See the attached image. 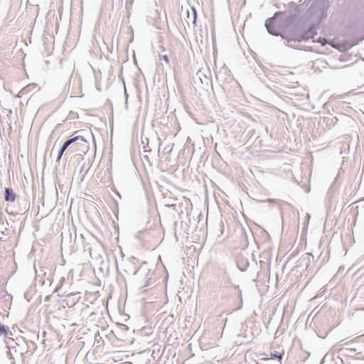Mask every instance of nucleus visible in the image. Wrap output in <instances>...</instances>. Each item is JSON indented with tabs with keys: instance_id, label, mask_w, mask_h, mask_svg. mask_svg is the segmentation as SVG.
Masks as SVG:
<instances>
[{
	"instance_id": "4",
	"label": "nucleus",
	"mask_w": 364,
	"mask_h": 364,
	"mask_svg": "<svg viewBox=\"0 0 364 364\" xmlns=\"http://www.w3.org/2000/svg\"><path fill=\"white\" fill-rule=\"evenodd\" d=\"M161 58H162V59L165 61V63H166V64H168V63H169V59H168V55H162V57H161Z\"/></svg>"
},
{
	"instance_id": "5",
	"label": "nucleus",
	"mask_w": 364,
	"mask_h": 364,
	"mask_svg": "<svg viewBox=\"0 0 364 364\" xmlns=\"http://www.w3.org/2000/svg\"><path fill=\"white\" fill-rule=\"evenodd\" d=\"M266 26H267V29L269 30V22L266 23Z\"/></svg>"
},
{
	"instance_id": "2",
	"label": "nucleus",
	"mask_w": 364,
	"mask_h": 364,
	"mask_svg": "<svg viewBox=\"0 0 364 364\" xmlns=\"http://www.w3.org/2000/svg\"><path fill=\"white\" fill-rule=\"evenodd\" d=\"M16 195L14 191L10 188L5 189V200L6 201L13 202L15 200Z\"/></svg>"
},
{
	"instance_id": "3",
	"label": "nucleus",
	"mask_w": 364,
	"mask_h": 364,
	"mask_svg": "<svg viewBox=\"0 0 364 364\" xmlns=\"http://www.w3.org/2000/svg\"><path fill=\"white\" fill-rule=\"evenodd\" d=\"M270 358H278V359H279V360L280 361V360H282V355H277V354H275V353H271V354H270Z\"/></svg>"
},
{
	"instance_id": "1",
	"label": "nucleus",
	"mask_w": 364,
	"mask_h": 364,
	"mask_svg": "<svg viewBox=\"0 0 364 364\" xmlns=\"http://www.w3.org/2000/svg\"><path fill=\"white\" fill-rule=\"evenodd\" d=\"M79 139H81V140H84L83 139V136H75L73 138H71L68 140H67L62 146L61 149H60L59 151V153H58V156L57 157V161H59L64 153V151H65V149L68 148V146H70L71 144L74 143L75 141L79 140Z\"/></svg>"
}]
</instances>
